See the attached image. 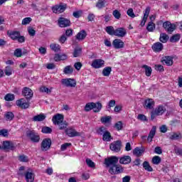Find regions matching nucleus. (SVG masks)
Listing matches in <instances>:
<instances>
[{
	"mask_svg": "<svg viewBox=\"0 0 182 182\" xmlns=\"http://www.w3.org/2000/svg\"><path fill=\"white\" fill-rule=\"evenodd\" d=\"M163 43L160 42H156L152 46V50H154V52H161V50H163Z\"/></svg>",
	"mask_w": 182,
	"mask_h": 182,
	"instance_id": "obj_20",
	"label": "nucleus"
},
{
	"mask_svg": "<svg viewBox=\"0 0 182 182\" xmlns=\"http://www.w3.org/2000/svg\"><path fill=\"white\" fill-rule=\"evenodd\" d=\"M169 139L170 140H178V139H181V134L173 132L172 134H171Z\"/></svg>",
	"mask_w": 182,
	"mask_h": 182,
	"instance_id": "obj_33",
	"label": "nucleus"
},
{
	"mask_svg": "<svg viewBox=\"0 0 182 182\" xmlns=\"http://www.w3.org/2000/svg\"><path fill=\"white\" fill-rule=\"evenodd\" d=\"M2 149L4 150H15L16 147L14 143L9 141H5L3 142Z\"/></svg>",
	"mask_w": 182,
	"mask_h": 182,
	"instance_id": "obj_13",
	"label": "nucleus"
},
{
	"mask_svg": "<svg viewBox=\"0 0 182 182\" xmlns=\"http://www.w3.org/2000/svg\"><path fill=\"white\" fill-rule=\"evenodd\" d=\"M63 114H56L53 117L52 122L54 124L58 125L59 123H62L63 122Z\"/></svg>",
	"mask_w": 182,
	"mask_h": 182,
	"instance_id": "obj_12",
	"label": "nucleus"
},
{
	"mask_svg": "<svg viewBox=\"0 0 182 182\" xmlns=\"http://www.w3.org/2000/svg\"><path fill=\"white\" fill-rule=\"evenodd\" d=\"M137 119L141 122H147V117L143 114H139L137 117Z\"/></svg>",
	"mask_w": 182,
	"mask_h": 182,
	"instance_id": "obj_61",
	"label": "nucleus"
},
{
	"mask_svg": "<svg viewBox=\"0 0 182 182\" xmlns=\"http://www.w3.org/2000/svg\"><path fill=\"white\" fill-rule=\"evenodd\" d=\"M81 53H82V48H75L73 52V57L78 58V56H80Z\"/></svg>",
	"mask_w": 182,
	"mask_h": 182,
	"instance_id": "obj_47",
	"label": "nucleus"
},
{
	"mask_svg": "<svg viewBox=\"0 0 182 182\" xmlns=\"http://www.w3.org/2000/svg\"><path fill=\"white\" fill-rule=\"evenodd\" d=\"M32 22V18L31 17H26L22 20V25H29Z\"/></svg>",
	"mask_w": 182,
	"mask_h": 182,
	"instance_id": "obj_52",
	"label": "nucleus"
},
{
	"mask_svg": "<svg viewBox=\"0 0 182 182\" xmlns=\"http://www.w3.org/2000/svg\"><path fill=\"white\" fill-rule=\"evenodd\" d=\"M22 95L26 97V100H31L33 97V91L29 87H24L22 91Z\"/></svg>",
	"mask_w": 182,
	"mask_h": 182,
	"instance_id": "obj_6",
	"label": "nucleus"
},
{
	"mask_svg": "<svg viewBox=\"0 0 182 182\" xmlns=\"http://www.w3.org/2000/svg\"><path fill=\"white\" fill-rule=\"evenodd\" d=\"M25 177L27 182H33L35 180V176L32 172L27 171L25 173Z\"/></svg>",
	"mask_w": 182,
	"mask_h": 182,
	"instance_id": "obj_24",
	"label": "nucleus"
},
{
	"mask_svg": "<svg viewBox=\"0 0 182 182\" xmlns=\"http://www.w3.org/2000/svg\"><path fill=\"white\" fill-rule=\"evenodd\" d=\"M94 106H95V102L87 103L85 107V112H90V110H93Z\"/></svg>",
	"mask_w": 182,
	"mask_h": 182,
	"instance_id": "obj_38",
	"label": "nucleus"
},
{
	"mask_svg": "<svg viewBox=\"0 0 182 182\" xmlns=\"http://www.w3.org/2000/svg\"><path fill=\"white\" fill-rule=\"evenodd\" d=\"M58 23L60 28H68V26H70V20L64 17H60Z\"/></svg>",
	"mask_w": 182,
	"mask_h": 182,
	"instance_id": "obj_5",
	"label": "nucleus"
},
{
	"mask_svg": "<svg viewBox=\"0 0 182 182\" xmlns=\"http://www.w3.org/2000/svg\"><path fill=\"white\" fill-rule=\"evenodd\" d=\"M28 32L30 36H35L36 35V31H35L32 27L28 28Z\"/></svg>",
	"mask_w": 182,
	"mask_h": 182,
	"instance_id": "obj_59",
	"label": "nucleus"
},
{
	"mask_svg": "<svg viewBox=\"0 0 182 182\" xmlns=\"http://www.w3.org/2000/svg\"><path fill=\"white\" fill-rule=\"evenodd\" d=\"M97 8L98 9H102V8H105V1H99L96 4Z\"/></svg>",
	"mask_w": 182,
	"mask_h": 182,
	"instance_id": "obj_63",
	"label": "nucleus"
},
{
	"mask_svg": "<svg viewBox=\"0 0 182 182\" xmlns=\"http://www.w3.org/2000/svg\"><path fill=\"white\" fill-rule=\"evenodd\" d=\"M144 69H145V75L146 76H151V72H153V70L151 69V67H149L147 65H144L142 66Z\"/></svg>",
	"mask_w": 182,
	"mask_h": 182,
	"instance_id": "obj_31",
	"label": "nucleus"
},
{
	"mask_svg": "<svg viewBox=\"0 0 182 182\" xmlns=\"http://www.w3.org/2000/svg\"><path fill=\"white\" fill-rule=\"evenodd\" d=\"M66 10V4L65 5H55L52 7L53 14H62Z\"/></svg>",
	"mask_w": 182,
	"mask_h": 182,
	"instance_id": "obj_9",
	"label": "nucleus"
},
{
	"mask_svg": "<svg viewBox=\"0 0 182 182\" xmlns=\"http://www.w3.org/2000/svg\"><path fill=\"white\" fill-rule=\"evenodd\" d=\"M112 73V68L111 67H107L105 68L102 70V75L103 76H110V73Z\"/></svg>",
	"mask_w": 182,
	"mask_h": 182,
	"instance_id": "obj_36",
	"label": "nucleus"
},
{
	"mask_svg": "<svg viewBox=\"0 0 182 182\" xmlns=\"http://www.w3.org/2000/svg\"><path fill=\"white\" fill-rule=\"evenodd\" d=\"M50 50H54V52H59V50H60V46L57 43L50 44Z\"/></svg>",
	"mask_w": 182,
	"mask_h": 182,
	"instance_id": "obj_35",
	"label": "nucleus"
},
{
	"mask_svg": "<svg viewBox=\"0 0 182 182\" xmlns=\"http://www.w3.org/2000/svg\"><path fill=\"white\" fill-rule=\"evenodd\" d=\"M94 106H93V112L95 113H99V112H100V110H102V103L100 102H96L95 103L94 102Z\"/></svg>",
	"mask_w": 182,
	"mask_h": 182,
	"instance_id": "obj_28",
	"label": "nucleus"
},
{
	"mask_svg": "<svg viewBox=\"0 0 182 182\" xmlns=\"http://www.w3.org/2000/svg\"><path fill=\"white\" fill-rule=\"evenodd\" d=\"M108 171L112 176L122 174V173H124V168L122 165L117 164L114 167H109Z\"/></svg>",
	"mask_w": 182,
	"mask_h": 182,
	"instance_id": "obj_3",
	"label": "nucleus"
},
{
	"mask_svg": "<svg viewBox=\"0 0 182 182\" xmlns=\"http://www.w3.org/2000/svg\"><path fill=\"white\" fill-rule=\"evenodd\" d=\"M144 153V149H140V147H136L133 151V154L136 156V157H140Z\"/></svg>",
	"mask_w": 182,
	"mask_h": 182,
	"instance_id": "obj_23",
	"label": "nucleus"
},
{
	"mask_svg": "<svg viewBox=\"0 0 182 182\" xmlns=\"http://www.w3.org/2000/svg\"><path fill=\"white\" fill-rule=\"evenodd\" d=\"M23 98L18 100L16 102V106L21 107V109H28L29 107V102H23Z\"/></svg>",
	"mask_w": 182,
	"mask_h": 182,
	"instance_id": "obj_17",
	"label": "nucleus"
},
{
	"mask_svg": "<svg viewBox=\"0 0 182 182\" xmlns=\"http://www.w3.org/2000/svg\"><path fill=\"white\" fill-rule=\"evenodd\" d=\"M127 35V31L124 28H118L115 29L114 36H117V38H124Z\"/></svg>",
	"mask_w": 182,
	"mask_h": 182,
	"instance_id": "obj_10",
	"label": "nucleus"
},
{
	"mask_svg": "<svg viewBox=\"0 0 182 182\" xmlns=\"http://www.w3.org/2000/svg\"><path fill=\"white\" fill-rule=\"evenodd\" d=\"M46 119V115L45 114H40L34 116L33 117V122H43Z\"/></svg>",
	"mask_w": 182,
	"mask_h": 182,
	"instance_id": "obj_22",
	"label": "nucleus"
},
{
	"mask_svg": "<svg viewBox=\"0 0 182 182\" xmlns=\"http://www.w3.org/2000/svg\"><path fill=\"white\" fill-rule=\"evenodd\" d=\"M4 73L6 76H11V75H12V68H11V66L6 67L4 70Z\"/></svg>",
	"mask_w": 182,
	"mask_h": 182,
	"instance_id": "obj_54",
	"label": "nucleus"
},
{
	"mask_svg": "<svg viewBox=\"0 0 182 182\" xmlns=\"http://www.w3.org/2000/svg\"><path fill=\"white\" fill-rule=\"evenodd\" d=\"M62 84L66 86L67 87H75L76 80L71 78L63 79Z\"/></svg>",
	"mask_w": 182,
	"mask_h": 182,
	"instance_id": "obj_8",
	"label": "nucleus"
},
{
	"mask_svg": "<svg viewBox=\"0 0 182 182\" xmlns=\"http://www.w3.org/2000/svg\"><path fill=\"white\" fill-rule=\"evenodd\" d=\"M57 126H58L60 130H65L68 127V122L63 121L57 124Z\"/></svg>",
	"mask_w": 182,
	"mask_h": 182,
	"instance_id": "obj_46",
	"label": "nucleus"
},
{
	"mask_svg": "<svg viewBox=\"0 0 182 182\" xmlns=\"http://www.w3.org/2000/svg\"><path fill=\"white\" fill-rule=\"evenodd\" d=\"M102 140L103 141H110V140H112V134H110L109 131H107L102 135Z\"/></svg>",
	"mask_w": 182,
	"mask_h": 182,
	"instance_id": "obj_29",
	"label": "nucleus"
},
{
	"mask_svg": "<svg viewBox=\"0 0 182 182\" xmlns=\"http://www.w3.org/2000/svg\"><path fill=\"white\" fill-rule=\"evenodd\" d=\"M143 168L146 171H153V168L150 166V164L148 161H144L143 163Z\"/></svg>",
	"mask_w": 182,
	"mask_h": 182,
	"instance_id": "obj_40",
	"label": "nucleus"
},
{
	"mask_svg": "<svg viewBox=\"0 0 182 182\" xmlns=\"http://www.w3.org/2000/svg\"><path fill=\"white\" fill-rule=\"evenodd\" d=\"M154 29H156V24L150 21L146 26V31H148V32H153Z\"/></svg>",
	"mask_w": 182,
	"mask_h": 182,
	"instance_id": "obj_34",
	"label": "nucleus"
},
{
	"mask_svg": "<svg viewBox=\"0 0 182 182\" xmlns=\"http://www.w3.org/2000/svg\"><path fill=\"white\" fill-rule=\"evenodd\" d=\"M100 122H102L104 124H106L107 123H110L112 122V117L110 116L102 117L100 119Z\"/></svg>",
	"mask_w": 182,
	"mask_h": 182,
	"instance_id": "obj_37",
	"label": "nucleus"
},
{
	"mask_svg": "<svg viewBox=\"0 0 182 182\" xmlns=\"http://www.w3.org/2000/svg\"><path fill=\"white\" fill-rule=\"evenodd\" d=\"M154 136H156V127L154 126L149 132L147 137V141L151 143V141H153V138L154 137Z\"/></svg>",
	"mask_w": 182,
	"mask_h": 182,
	"instance_id": "obj_21",
	"label": "nucleus"
},
{
	"mask_svg": "<svg viewBox=\"0 0 182 182\" xmlns=\"http://www.w3.org/2000/svg\"><path fill=\"white\" fill-rule=\"evenodd\" d=\"M153 164H160L161 163V158L159 156H155L152 158Z\"/></svg>",
	"mask_w": 182,
	"mask_h": 182,
	"instance_id": "obj_44",
	"label": "nucleus"
},
{
	"mask_svg": "<svg viewBox=\"0 0 182 182\" xmlns=\"http://www.w3.org/2000/svg\"><path fill=\"white\" fill-rule=\"evenodd\" d=\"M154 100L153 99H148L144 101V107L145 109H149V110H151V109H154Z\"/></svg>",
	"mask_w": 182,
	"mask_h": 182,
	"instance_id": "obj_14",
	"label": "nucleus"
},
{
	"mask_svg": "<svg viewBox=\"0 0 182 182\" xmlns=\"http://www.w3.org/2000/svg\"><path fill=\"white\" fill-rule=\"evenodd\" d=\"M4 99L6 102H12V100H15V95L14 94H7L4 97Z\"/></svg>",
	"mask_w": 182,
	"mask_h": 182,
	"instance_id": "obj_45",
	"label": "nucleus"
},
{
	"mask_svg": "<svg viewBox=\"0 0 182 182\" xmlns=\"http://www.w3.org/2000/svg\"><path fill=\"white\" fill-rule=\"evenodd\" d=\"M166 31L168 32V33H171L172 32H174V31H176V24L172 23Z\"/></svg>",
	"mask_w": 182,
	"mask_h": 182,
	"instance_id": "obj_56",
	"label": "nucleus"
},
{
	"mask_svg": "<svg viewBox=\"0 0 182 182\" xmlns=\"http://www.w3.org/2000/svg\"><path fill=\"white\" fill-rule=\"evenodd\" d=\"M19 161H22L23 163H28L29 161V159H28V156L25 155H21L18 157Z\"/></svg>",
	"mask_w": 182,
	"mask_h": 182,
	"instance_id": "obj_57",
	"label": "nucleus"
},
{
	"mask_svg": "<svg viewBox=\"0 0 182 182\" xmlns=\"http://www.w3.org/2000/svg\"><path fill=\"white\" fill-rule=\"evenodd\" d=\"M159 41L162 42V43H166V42L168 41V36L166 33H161Z\"/></svg>",
	"mask_w": 182,
	"mask_h": 182,
	"instance_id": "obj_39",
	"label": "nucleus"
},
{
	"mask_svg": "<svg viewBox=\"0 0 182 182\" xmlns=\"http://www.w3.org/2000/svg\"><path fill=\"white\" fill-rule=\"evenodd\" d=\"M5 117L6 120L11 122V120H14V117H15V115L12 112H8L7 113L5 114Z\"/></svg>",
	"mask_w": 182,
	"mask_h": 182,
	"instance_id": "obj_43",
	"label": "nucleus"
},
{
	"mask_svg": "<svg viewBox=\"0 0 182 182\" xmlns=\"http://www.w3.org/2000/svg\"><path fill=\"white\" fill-rule=\"evenodd\" d=\"M63 73H65V75H72V73H73V68H72V65L65 67Z\"/></svg>",
	"mask_w": 182,
	"mask_h": 182,
	"instance_id": "obj_32",
	"label": "nucleus"
},
{
	"mask_svg": "<svg viewBox=\"0 0 182 182\" xmlns=\"http://www.w3.org/2000/svg\"><path fill=\"white\" fill-rule=\"evenodd\" d=\"M112 45L115 49H122V48H124V42L120 39H114L112 41Z\"/></svg>",
	"mask_w": 182,
	"mask_h": 182,
	"instance_id": "obj_15",
	"label": "nucleus"
},
{
	"mask_svg": "<svg viewBox=\"0 0 182 182\" xmlns=\"http://www.w3.org/2000/svg\"><path fill=\"white\" fill-rule=\"evenodd\" d=\"M163 62H165L167 66H171L173 65V57L171 56H166L163 60Z\"/></svg>",
	"mask_w": 182,
	"mask_h": 182,
	"instance_id": "obj_30",
	"label": "nucleus"
},
{
	"mask_svg": "<svg viewBox=\"0 0 182 182\" xmlns=\"http://www.w3.org/2000/svg\"><path fill=\"white\" fill-rule=\"evenodd\" d=\"M92 68L95 69H100V68H103L105 66V60L102 59H96L92 61Z\"/></svg>",
	"mask_w": 182,
	"mask_h": 182,
	"instance_id": "obj_11",
	"label": "nucleus"
},
{
	"mask_svg": "<svg viewBox=\"0 0 182 182\" xmlns=\"http://www.w3.org/2000/svg\"><path fill=\"white\" fill-rule=\"evenodd\" d=\"M82 14H83V11L82 10H78V11H74L73 13V16H74V18H80Z\"/></svg>",
	"mask_w": 182,
	"mask_h": 182,
	"instance_id": "obj_55",
	"label": "nucleus"
},
{
	"mask_svg": "<svg viewBox=\"0 0 182 182\" xmlns=\"http://www.w3.org/2000/svg\"><path fill=\"white\" fill-rule=\"evenodd\" d=\"M52 146V140L49 138L44 139L41 142V151H48Z\"/></svg>",
	"mask_w": 182,
	"mask_h": 182,
	"instance_id": "obj_4",
	"label": "nucleus"
},
{
	"mask_svg": "<svg viewBox=\"0 0 182 182\" xmlns=\"http://www.w3.org/2000/svg\"><path fill=\"white\" fill-rule=\"evenodd\" d=\"M119 164H130L132 163V157L130 156H124L119 158Z\"/></svg>",
	"mask_w": 182,
	"mask_h": 182,
	"instance_id": "obj_19",
	"label": "nucleus"
},
{
	"mask_svg": "<svg viewBox=\"0 0 182 182\" xmlns=\"http://www.w3.org/2000/svg\"><path fill=\"white\" fill-rule=\"evenodd\" d=\"M105 31L107 32V33H108V35H110L111 36H114L116 33V30L114 29V27L112 26H107L105 28Z\"/></svg>",
	"mask_w": 182,
	"mask_h": 182,
	"instance_id": "obj_27",
	"label": "nucleus"
},
{
	"mask_svg": "<svg viewBox=\"0 0 182 182\" xmlns=\"http://www.w3.org/2000/svg\"><path fill=\"white\" fill-rule=\"evenodd\" d=\"M86 36H87V33H86L85 30H82L77 34L76 39H77V41H83Z\"/></svg>",
	"mask_w": 182,
	"mask_h": 182,
	"instance_id": "obj_26",
	"label": "nucleus"
},
{
	"mask_svg": "<svg viewBox=\"0 0 182 182\" xmlns=\"http://www.w3.org/2000/svg\"><path fill=\"white\" fill-rule=\"evenodd\" d=\"M40 92H42L43 93H50L52 91L46 87H41L40 88Z\"/></svg>",
	"mask_w": 182,
	"mask_h": 182,
	"instance_id": "obj_62",
	"label": "nucleus"
},
{
	"mask_svg": "<svg viewBox=\"0 0 182 182\" xmlns=\"http://www.w3.org/2000/svg\"><path fill=\"white\" fill-rule=\"evenodd\" d=\"M114 127H115V129H117V130H118V132L122 130L123 129V122H122V121L117 122L114 124Z\"/></svg>",
	"mask_w": 182,
	"mask_h": 182,
	"instance_id": "obj_53",
	"label": "nucleus"
},
{
	"mask_svg": "<svg viewBox=\"0 0 182 182\" xmlns=\"http://www.w3.org/2000/svg\"><path fill=\"white\" fill-rule=\"evenodd\" d=\"M26 137L29 139L33 143H39L41 140V136L39 134L35 132V130H28L26 131Z\"/></svg>",
	"mask_w": 182,
	"mask_h": 182,
	"instance_id": "obj_1",
	"label": "nucleus"
},
{
	"mask_svg": "<svg viewBox=\"0 0 182 182\" xmlns=\"http://www.w3.org/2000/svg\"><path fill=\"white\" fill-rule=\"evenodd\" d=\"M14 55L16 56V58H21V56H22V50L21 48L16 49Z\"/></svg>",
	"mask_w": 182,
	"mask_h": 182,
	"instance_id": "obj_60",
	"label": "nucleus"
},
{
	"mask_svg": "<svg viewBox=\"0 0 182 182\" xmlns=\"http://www.w3.org/2000/svg\"><path fill=\"white\" fill-rule=\"evenodd\" d=\"M174 152L177 154V156H182V149L178 148L177 146H174Z\"/></svg>",
	"mask_w": 182,
	"mask_h": 182,
	"instance_id": "obj_58",
	"label": "nucleus"
},
{
	"mask_svg": "<svg viewBox=\"0 0 182 182\" xmlns=\"http://www.w3.org/2000/svg\"><path fill=\"white\" fill-rule=\"evenodd\" d=\"M41 132H42V133H45L46 134H49L52 133V128H50L49 127H44L42 128Z\"/></svg>",
	"mask_w": 182,
	"mask_h": 182,
	"instance_id": "obj_51",
	"label": "nucleus"
},
{
	"mask_svg": "<svg viewBox=\"0 0 182 182\" xmlns=\"http://www.w3.org/2000/svg\"><path fill=\"white\" fill-rule=\"evenodd\" d=\"M85 162L87 163L88 167H90L91 168H94V167H95V162H93L90 159H86Z\"/></svg>",
	"mask_w": 182,
	"mask_h": 182,
	"instance_id": "obj_50",
	"label": "nucleus"
},
{
	"mask_svg": "<svg viewBox=\"0 0 182 182\" xmlns=\"http://www.w3.org/2000/svg\"><path fill=\"white\" fill-rule=\"evenodd\" d=\"M107 132V130H106V127H105L104 126H102L97 129V133L100 134V136H103V134H105V133H106Z\"/></svg>",
	"mask_w": 182,
	"mask_h": 182,
	"instance_id": "obj_41",
	"label": "nucleus"
},
{
	"mask_svg": "<svg viewBox=\"0 0 182 182\" xmlns=\"http://www.w3.org/2000/svg\"><path fill=\"white\" fill-rule=\"evenodd\" d=\"M20 35L21 33H19V31H14L13 33L10 35V36L13 39V41H16Z\"/></svg>",
	"mask_w": 182,
	"mask_h": 182,
	"instance_id": "obj_48",
	"label": "nucleus"
},
{
	"mask_svg": "<svg viewBox=\"0 0 182 182\" xmlns=\"http://www.w3.org/2000/svg\"><path fill=\"white\" fill-rule=\"evenodd\" d=\"M178 41H180V34H175L170 38V42L172 43L178 42Z\"/></svg>",
	"mask_w": 182,
	"mask_h": 182,
	"instance_id": "obj_42",
	"label": "nucleus"
},
{
	"mask_svg": "<svg viewBox=\"0 0 182 182\" xmlns=\"http://www.w3.org/2000/svg\"><path fill=\"white\" fill-rule=\"evenodd\" d=\"M109 149L115 153H119L122 149V141H117L109 145Z\"/></svg>",
	"mask_w": 182,
	"mask_h": 182,
	"instance_id": "obj_7",
	"label": "nucleus"
},
{
	"mask_svg": "<svg viewBox=\"0 0 182 182\" xmlns=\"http://www.w3.org/2000/svg\"><path fill=\"white\" fill-rule=\"evenodd\" d=\"M119 163V157L116 156H112L105 159L106 167H114Z\"/></svg>",
	"mask_w": 182,
	"mask_h": 182,
	"instance_id": "obj_2",
	"label": "nucleus"
},
{
	"mask_svg": "<svg viewBox=\"0 0 182 182\" xmlns=\"http://www.w3.org/2000/svg\"><path fill=\"white\" fill-rule=\"evenodd\" d=\"M65 133L69 137H77L80 136V132H78L73 129H65Z\"/></svg>",
	"mask_w": 182,
	"mask_h": 182,
	"instance_id": "obj_16",
	"label": "nucleus"
},
{
	"mask_svg": "<svg viewBox=\"0 0 182 182\" xmlns=\"http://www.w3.org/2000/svg\"><path fill=\"white\" fill-rule=\"evenodd\" d=\"M113 16L115 18V19H119L122 18V14H120V11L119 10H114L112 12Z\"/></svg>",
	"mask_w": 182,
	"mask_h": 182,
	"instance_id": "obj_49",
	"label": "nucleus"
},
{
	"mask_svg": "<svg viewBox=\"0 0 182 182\" xmlns=\"http://www.w3.org/2000/svg\"><path fill=\"white\" fill-rule=\"evenodd\" d=\"M156 116H161L166 112V108L163 107V105L158 106L154 110Z\"/></svg>",
	"mask_w": 182,
	"mask_h": 182,
	"instance_id": "obj_25",
	"label": "nucleus"
},
{
	"mask_svg": "<svg viewBox=\"0 0 182 182\" xmlns=\"http://www.w3.org/2000/svg\"><path fill=\"white\" fill-rule=\"evenodd\" d=\"M150 14V7H146L145 9V12L144 14V17L141 22V26H144L146 25V22H147V18H149V15Z\"/></svg>",
	"mask_w": 182,
	"mask_h": 182,
	"instance_id": "obj_18",
	"label": "nucleus"
},
{
	"mask_svg": "<svg viewBox=\"0 0 182 182\" xmlns=\"http://www.w3.org/2000/svg\"><path fill=\"white\" fill-rule=\"evenodd\" d=\"M82 63L80 62H77L74 64V68L76 69V70H80V69H82Z\"/></svg>",
	"mask_w": 182,
	"mask_h": 182,
	"instance_id": "obj_64",
	"label": "nucleus"
}]
</instances>
